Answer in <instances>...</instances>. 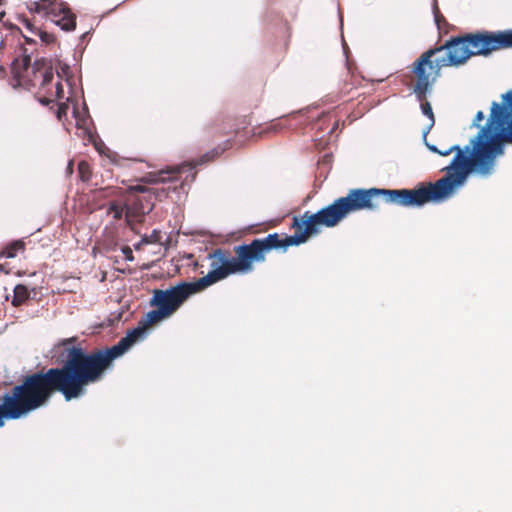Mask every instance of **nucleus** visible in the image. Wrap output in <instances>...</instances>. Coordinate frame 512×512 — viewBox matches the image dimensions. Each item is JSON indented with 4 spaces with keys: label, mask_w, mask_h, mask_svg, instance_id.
<instances>
[{
    "label": "nucleus",
    "mask_w": 512,
    "mask_h": 512,
    "mask_svg": "<svg viewBox=\"0 0 512 512\" xmlns=\"http://www.w3.org/2000/svg\"><path fill=\"white\" fill-rule=\"evenodd\" d=\"M434 17H435V22L437 24V27L440 31H444V33H446L447 31L445 30V27L448 25L445 17L440 13V11L438 10V8H436L435 12H434Z\"/></svg>",
    "instance_id": "17"
},
{
    "label": "nucleus",
    "mask_w": 512,
    "mask_h": 512,
    "mask_svg": "<svg viewBox=\"0 0 512 512\" xmlns=\"http://www.w3.org/2000/svg\"><path fill=\"white\" fill-rule=\"evenodd\" d=\"M133 190L137 191V192H145L147 189L144 186L138 185V186L133 187Z\"/></svg>",
    "instance_id": "25"
},
{
    "label": "nucleus",
    "mask_w": 512,
    "mask_h": 512,
    "mask_svg": "<svg viewBox=\"0 0 512 512\" xmlns=\"http://www.w3.org/2000/svg\"><path fill=\"white\" fill-rule=\"evenodd\" d=\"M269 129L277 131L278 129H280V126H279V124H273V125H271V127Z\"/></svg>",
    "instance_id": "26"
},
{
    "label": "nucleus",
    "mask_w": 512,
    "mask_h": 512,
    "mask_svg": "<svg viewBox=\"0 0 512 512\" xmlns=\"http://www.w3.org/2000/svg\"><path fill=\"white\" fill-rule=\"evenodd\" d=\"M465 38L466 35L452 37L443 45L428 49L412 65L411 71L415 78L413 92L421 102L423 114L431 121L429 129L434 125L435 117L426 96L440 76V70L444 67L460 66L471 56L480 55L474 53L475 49Z\"/></svg>",
    "instance_id": "4"
},
{
    "label": "nucleus",
    "mask_w": 512,
    "mask_h": 512,
    "mask_svg": "<svg viewBox=\"0 0 512 512\" xmlns=\"http://www.w3.org/2000/svg\"><path fill=\"white\" fill-rule=\"evenodd\" d=\"M44 96L40 98V102L43 105H48L56 99H61L64 96L63 85L60 80H58L54 85L48 86L45 90Z\"/></svg>",
    "instance_id": "12"
},
{
    "label": "nucleus",
    "mask_w": 512,
    "mask_h": 512,
    "mask_svg": "<svg viewBox=\"0 0 512 512\" xmlns=\"http://www.w3.org/2000/svg\"><path fill=\"white\" fill-rule=\"evenodd\" d=\"M21 22L26 27V29H28L32 33H37L38 34V30L39 29H37L28 18H26V17L21 18Z\"/></svg>",
    "instance_id": "20"
},
{
    "label": "nucleus",
    "mask_w": 512,
    "mask_h": 512,
    "mask_svg": "<svg viewBox=\"0 0 512 512\" xmlns=\"http://www.w3.org/2000/svg\"><path fill=\"white\" fill-rule=\"evenodd\" d=\"M512 144V89L502 95V104L492 102L487 123L471 140L472 149L453 145L445 150L426 143L427 148L441 156L455 152L451 163L443 170L446 174L434 182L444 199L450 198L461 187L468 175L476 171L482 176L493 172L495 159L504 152V144Z\"/></svg>",
    "instance_id": "3"
},
{
    "label": "nucleus",
    "mask_w": 512,
    "mask_h": 512,
    "mask_svg": "<svg viewBox=\"0 0 512 512\" xmlns=\"http://www.w3.org/2000/svg\"><path fill=\"white\" fill-rule=\"evenodd\" d=\"M25 250V243L22 240H15L7 244L0 252V258H14L18 252Z\"/></svg>",
    "instance_id": "13"
},
{
    "label": "nucleus",
    "mask_w": 512,
    "mask_h": 512,
    "mask_svg": "<svg viewBox=\"0 0 512 512\" xmlns=\"http://www.w3.org/2000/svg\"><path fill=\"white\" fill-rule=\"evenodd\" d=\"M53 79L54 72L50 61L39 59L30 67L29 73L24 79L22 86L27 89L38 88L39 92L44 94Z\"/></svg>",
    "instance_id": "7"
},
{
    "label": "nucleus",
    "mask_w": 512,
    "mask_h": 512,
    "mask_svg": "<svg viewBox=\"0 0 512 512\" xmlns=\"http://www.w3.org/2000/svg\"><path fill=\"white\" fill-rule=\"evenodd\" d=\"M55 393L63 395L66 401L72 400L57 369L49 368L26 376L10 395L4 396L0 405V427L4 425V418L18 419L45 405Z\"/></svg>",
    "instance_id": "5"
},
{
    "label": "nucleus",
    "mask_w": 512,
    "mask_h": 512,
    "mask_svg": "<svg viewBox=\"0 0 512 512\" xmlns=\"http://www.w3.org/2000/svg\"><path fill=\"white\" fill-rule=\"evenodd\" d=\"M30 61L31 59L29 55L21 54L20 56L15 57L11 63V74L20 86H22L24 79L29 73Z\"/></svg>",
    "instance_id": "10"
},
{
    "label": "nucleus",
    "mask_w": 512,
    "mask_h": 512,
    "mask_svg": "<svg viewBox=\"0 0 512 512\" xmlns=\"http://www.w3.org/2000/svg\"><path fill=\"white\" fill-rule=\"evenodd\" d=\"M78 174L83 182H88L92 176V169L87 161H80L78 164Z\"/></svg>",
    "instance_id": "15"
},
{
    "label": "nucleus",
    "mask_w": 512,
    "mask_h": 512,
    "mask_svg": "<svg viewBox=\"0 0 512 512\" xmlns=\"http://www.w3.org/2000/svg\"><path fill=\"white\" fill-rule=\"evenodd\" d=\"M378 198L387 204L401 207H421L429 202L445 200L434 182L420 183L414 189H351L346 196L336 199L315 213L306 211L301 216H294L291 224L294 235L272 233L241 246L251 265L263 263L270 251H286L290 246L305 243L311 236L319 234L322 227H335L352 212L377 209Z\"/></svg>",
    "instance_id": "2"
},
{
    "label": "nucleus",
    "mask_w": 512,
    "mask_h": 512,
    "mask_svg": "<svg viewBox=\"0 0 512 512\" xmlns=\"http://www.w3.org/2000/svg\"><path fill=\"white\" fill-rule=\"evenodd\" d=\"M159 240V234L158 232L156 231H153V233L151 234L149 240H147V242L149 243H155Z\"/></svg>",
    "instance_id": "22"
},
{
    "label": "nucleus",
    "mask_w": 512,
    "mask_h": 512,
    "mask_svg": "<svg viewBox=\"0 0 512 512\" xmlns=\"http://www.w3.org/2000/svg\"><path fill=\"white\" fill-rule=\"evenodd\" d=\"M62 2L57 0H39L31 2L28 9L32 13L43 14L51 19L55 11H60Z\"/></svg>",
    "instance_id": "11"
},
{
    "label": "nucleus",
    "mask_w": 512,
    "mask_h": 512,
    "mask_svg": "<svg viewBox=\"0 0 512 512\" xmlns=\"http://www.w3.org/2000/svg\"><path fill=\"white\" fill-rule=\"evenodd\" d=\"M38 35L40 36L41 40L45 43H52L55 40V37L52 34L43 32L41 30H38Z\"/></svg>",
    "instance_id": "19"
},
{
    "label": "nucleus",
    "mask_w": 512,
    "mask_h": 512,
    "mask_svg": "<svg viewBox=\"0 0 512 512\" xmlns=\"http://www.w3.org/2000/svg\"><path fill=\"white\" fill-rule=\"evenodd\" d=\"M465 39L475 49L474 53L487 56L493 51L512 47V30L466 34Z\"/></svg>",
    "instance_id": "6"
},
{
    "label": "nucleus",
    "mask_w": 512,
    "mask_h": 512,
    "mask_svg": "<svg viewBox=\"0 0 512 512\" xmlns=\"http://www.w3.org/2000/svg\"><path fill=\"white\" fill-rule=\"evenodd\" d=\"M29 298V292L25 285L18 284L14 288V295L12 305L18 307L22 305Z\"/></svg>",
    "instance_id": "14"
},
{
    "label": "nucleus",
    "mask_w": 512,
    "mask_h": 512,
    "mask_svg": "<svg viewBox=\"0 0 512 512\" xmlns=\"http://www.w3.org/2000/svg\"><path fill=\"white\" fill-rule=\"evenodd\" d=\"M234 255L224 248H216L208 253L210 271L194 282H180L168 289H154L149 301L151 307L140 321V325L121 338L112 347L86 352L82 347L65 349V359L61 367H55L71 399L86 394V388L103 379L113 367L115 359L123 355L134 343L141 339L147 328L170 317L192 295L234 274H247L254 270L241 245L234 246Z\"/></svg>",
    "instance_id": "1"
},
{
    "label": "nucleus",
    "mask_w": 512,
    "mask_h": 512,
    "mask_svg": "<svg viewBox=\"0 0 512 512\" xmlns=\"http://www.w3.org/2000/svg\"><path fill=\"white\" fill-rule=\"evenodd\" d=\"M225 149H226V147L225 148L217 147V148L213 149L212 151L207 152L205 155L202 156V162L214 160L216 157H218L220 154H222L225 151Z\"/></svg>",
    "instance_id": "18"
},
{
    "label": "nucleus",
    "mask_w": 512,
    "mask_h": 512,
    "mask_svg": "<svg viewBox=\"0 0 512 512\" xmlns=\"http://www.w3.org/2000/svg\"><path fill=\"white\" fill-rule=\"evenodd\" d=\"M186 167V165L175 166L170 169L161 170L156 173H150L144 178V180L145 182L148 183L174 182L179 179V175Z\"/></svg>",
    "instance_id": "9"
},
{
    "label": "nucleus",
    "mask_w": 512,
    "mask_h": 512,
    "mask_svg": "<svg viewBox=\"0 0 512 512\" xmlns=\"http://www.w3.org/2000/svg\"><path fill=\"white\" fill-rule=\"evenodd\" d=\"M62 113H64V114L66 113V106L65 105H60L59 106V109H58V112H57L58 118L61 117Z\"/></svg>",
    "instance_id": "24"
},
{
    "label": "nucleus",
    "mask_w": 512,
    "mask_h": 512,
    "mask_svg": "<svg viewBox=\"0 0 512 512\" xmlns=\"http://www.w3.org/2000/svg\"><path fill=\"white\" fill-rule=\"evenodd\" d=\"M5 4V0H0V7H2ZM5 17V11L0 10V22L3 21Z\"/></svg>",
    "instance_id": "23"
},
{
    "label": "nucleus",
    "mask_w": 512,
    "mask_h": 512,
    "mask_svg": "<svg viewBox=\"0 0 512 512\" xmlns=\"http://www.w3.org/2000/svg\"><path fill=\"white\" fill-rule=\"evenodd\" d=\"M126 206H123L122 204L118 202H111L108 207V213L112 214L114 219L118 220L122 218L124 209Z\"/></svg>",
    "instance_id": "16"
},
{
    "label": "nucleus",
    "mask_w": 512,
    "mask_h": 512,
    "mask_svg": "<svg viewBox=\"0 0 512 512\" xmlns=\"http://www.w3.org/2000/svg\"><path fill=\"white\" fill-rule=\"evenodd\" d=\"M60 11H55L51 17L56 25L60 26L64 31H72L76 27V16L71 12L69 7L62 2Z\"/></svg>",
    "instance_id": "8"
},
{
    "label": "nucleus",
    "mask_w": 512,
    "mask_h": 512,
    "mask_svg": "<svg viewBox=\"0 0 512 512\" xmlns=\"http://www.w3.org/2000/svg\"><path fill=\"white\" fill-rule=\"evenodd\" d=\"M484 118H485V115H484L483 111H478L473 119V126L479 127L480 122L483 121Z\"/></svg>",
    "instance_id": "21"
}]
</instances>
